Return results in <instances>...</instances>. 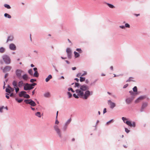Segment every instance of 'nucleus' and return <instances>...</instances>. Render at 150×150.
<instances>
[{
  "mask_svg": "<svg viewBox=\"0 0 150 150\" xmlns=\"http://www.w3.org/2000/svg\"><path fill=\"white\" fill-rule=\"evenodd\" d=\"M125 123L130 127H135L136 126L135 122H133L132 123L130 121H126Z\"/></svg>",
  "mask_w": 150,
  "mask_h": 150,
  "instance_id": "10",
  "label": "nucleus"
},
{
  "mask_svg": "<svg viewBox=\"0 0 150 150\" xmlns=\"http://www.w3.org/2000/svg\"><path fill=\"white\" fill-rule=\"evenodd\" d=\"M59 123V122L57 120V119L56 120L55 123L56 124H58Z\"/></svg>",
  "mask_w": 150,
  "mask_h": 150,
  "instance_id": "57",
  "label": "nucleus"
},
{
  "mask_svg": "<svg viewBox=\"0 0 150 150\" xmlns=\"http://www.w3.org/2000/svg\"><path fill=\"white\" fill-rule=\"evenodd\" d=\"M122 120H123V121L125 123V122H126L125 121H127V119L125 117H122Z\"/></svg>",
  "mask_w": 150,
  "mask_h": 150,
  "instance_id": "43",
  "label": "nucleus"
},
{
  "mask_svg": "<svg viewBox=\"0 0 150 150\" xmlns=\"http://www.w3.org/2000/svg\"><path fill=\"white\" fill-rule=\"evenodd\" d=\"M133 90L134 92H137V89L136 86H134L133 88Z\"/></svg>",
  "mask_w": 150,
  "mask_h": 150,
  "instance_id": "39",
  "label": "nucleus"
},
{
  "mask_svg": "<svg viewBox=\"0 0 150 150\" xmlns=\"http://www.w3.org/2000/svg\"><path fill=\"white\" fill-rule=\"evenodd\" d=\"M128 86V84H126L125 85H124L123 87V88H126L127 86Z\"/></svg>",
  "mask_w": 150,
  "mask_h": 150,
  "instance_id": "60",
  "label": "nucleus"
},
{
  "mask_svg": "<svg viewBox=\"0 0 150 150\" xmlns=\"http://www.w3.org/2000/svg\"><path fill=\"white\" fill-rule=\"evenodd\" d=\"M35 115L36 116L39 117H41V113L40 112H37L35 113Z\"/></svg>",
  "mask_w": 150,
  "mask_h": 150,
  "instance_id": "30",
  "label": "nucleus"
},
{
  "mask_svg": "<svg viewBox=\"0 0 150 150\" xmlns=\"http://www.w3.org/2000/svg\"><path fill=\"white\" fill-rule=\"evenodd\" d=\"M52 78V76L50 74L49 75V76L47 77L45 79V81L46 82H48L50 79H51Z\"/></svg>",
  "mask_w": 150,
  "mask_h": 150,
  "instance_id": "20",
  "label": "nucleus"
},
{
  "mask_svg": "<svg viewBox=\"0 0 150 150\" xmlns=\"http://www.w3.org/2000/svg\"><path fill=\"white\" fill-rule=\"evenodd\" d=\"M28 73L30 75H33V70L31 69H30L28 70Z\"/></svg>",
  "mask_w": 150,
  "mask_h": 150,
  "instance_id": "35",
  "label": "nucleus"
},
{
  "mask_svg": "<svg viewBox=\"0 0 150 150\" xmlns=\"http://www.w3.org/2000/svg\"><path fill=\"white\" fill-rule=\"evenodd\" d=\"M67 53V57L69 59H71V57L72 52L71 49L70 48H67L66 50Z\"/></svg>",
  "mask_w": 150,
  "mask_h": 150,
  "instance_id": "9",
  "label": "nucleus"
},
{
  "mask_svg": "<svg viewBox=\"0 0 150 150\" xmlns=\"http://www.w3.org/2000/svg\"><path fill=\"white\" fill-rule=\"evenodd\" d=\"M129 93H130L131 95H133L134 94V93L132 91H130Z\"/></svg>",
  "mask_w": 150,
  "mask_h": 150,
  "instance_id": "53",
  "label": "nucleus"
},
{
  "mask_svg": "<svg viewBox=\"0 0 150 150\" xmlns=\"http://www.w3.org/2000/svg\"><path fill=\"white\" fill-rule=\"evenodd\" d=\"M6 91L8 93V94H11V90L8 88H6Z\"/></svg>",
  "mask_w": 150,
  "mask_h": 150,
  "instance_id": "33",
  "label": "nucleus"
},
{
  "mask_svg": "<svg viewBox=\"0 0 150 150\" xmlns=\"http://www.w3.org/2000/svg\"><path fill=\"white\" fill-rule=\"evenodd\" d=\"M97 81V79H96L94 81L91 82V85L92 86L94 85L95 84L96 82Z\"/></svg>",
  "mask_w": 150,
  "mask_h": 150,
  "instance_id": "42",
  "label": "nucleus"
},
{
  "mask_svg": "<svg viewBox=\"0 0 150 150\" xmlns=\"http://www.w3.org/2000/svg\"><path fill=\"white\" fill-rule=\"evenodd\" d=\"M146 96H142L139 97L137 99L135 100V102L136 103L139 102L140 100H142L144 98H146Z\"/></svg>",
  "mask_w": 150,
  "mask_h": 150,
  "instance_id": "14",
  "label": "nucleus"
},
{
  "mask_svg": "<svg viewBox=\"0 0 150 150\" xmlns=\"http://www.w3.org/2000/svg\"><path fill=\"white\" fill-rule=\"evenodd\" d=\"M87 72L86 71H84V73L81 75V76H83L86 74Z\"/></svg>",
  "mask_w": 150,
  "mask_h": 150,
  "instance_id": "55",
  "label": "nucleus"
},
{
  "mask_svg": "<svg viewBox=\"0 0 150 150\" xmlns=\"http://www.w3.org/2000/svg\"><path fill=\"white\" fill-rule=\"evenodd\" d=\"M23 79L24 81H26L28 79V75L26 74L23 75L22 76V79Z\"/></svg>",
  "mask_w": 150,
  "mask_h": 150,
  "instance_id": "18",
  "label": "nucleus"
},
{
  "mask_svg": "<svg viewBox=\"0 0 150 150\" xmlns=\"http://www.w3.org/2000/svg\"><path fill=\"white\" fill-rule=\"evenodd\" d=\"M125 132L127 133H128L130 132L129 130L128 129H127L126 128H125Z\"/></svg>",
  "mask_w": 150,
  "mask_h": 150,
  "instance_id": "48",
  "label": "nucleus"
},
{
  "mask_svg": "<svg viewBox=\"0 0 150 150\" xmlns=\"http://www.w3.org/2000/svg\"><path fill=\"white\" fill-rule=\"evenodd\" d=\"M24 83L23 81L21 80L18 83V86L19 88L22 87L23 85L24 86Z\"/></svg>",
  "mask_w": 150,
  "mask_h": 150,
  "instance_id": "17",
  "label": "nucleus"
},
{
  "mask_svg": "<svg viewBox=\"0 0 150 150\" xmlns=\"http://www.w3.org/2000/svg\"><path fill=\"white\" fill-rule=\"evenodd\" d=\"M125 27L127 28H130V25L127 23H126L125 24Z\"/></svg>",
  "mask_w": 150,
  "mask_h": 150,
  "instance_id": "41",
  "label": "nucleus"
},
{
  "mask_svg": "<svg viewBox=\"0 0 150 150\" xmlns=\"http://www.w3.org/2000/svg\"><path fill=\"white\" fill-rule=\"evenodd\" d=\"M80 81L81 82H83L85 81V77H80Z\"/></svg>",
  "mask_w": 150,
  "mask_h": 150,
  "instance_id": "32",
  "label": "nucleus"
},
{
  "mask_svg": "<svg viewBox=\"0 0 150 150\" xmlns=\"http://www.w3.org/2000/svg\"><path fill=\"white\" fill-rule=\"evenodd\" d=\"M68 90L69 91H70V90L73 93H74L75 92V91L74 90H73L71 88H68Z\"/></svg>",
  "mask_w": 150,
  "mask_h": 150,
  "instance_id": "47",
  "label": "nucleus"
},
{
  "mask_svg": "<svg viewBox=\"0 0 150 150\" xmlns=\"http://www.w3.org/2000/svg\"><path fill=\"white\" fill-rule=\"evenodd\" d=\"M108 104H110V108L111 109H113L116 106L115 103L112 102L110 100H108Z\"/></svg>",
  "mask_w": 150,
  "mask_h": 150,
  "instance_id": "13",
  "label": "nucleus"
},
{
  "mask_svg": "<svg viewBox=\"0 0 150 150\" xmlns=\"http://www.w3.org/2000/svg\"><path fill=\"white\" fill-rule=\"evenodd\" d=\"M8 73H6L5 74L4 77L5 78H6L7 77V76H8Z\"/></svg>",
  "mask_w": 150,
  "mask_h": 150,
  "instance_id": "63",
  "label": "nucleus"
},
{
  "mask_svg": "<svg viewBox=\"0 0 150 150\" xmlns=\"http://www.w3.org/2000/svg\"><path fill=\"white\" fill-rule=\"evenodd\" d=\"M23 97L24 98H30V96L28 94H26V93L25 94Z\"/></svg>",
  "mask_w": 150,
  "mask_h": 150,
  "instance_id": "37",
  "label": "nucleus"
},
{
  "mask_svg": "<svg viewBox=\"0 0 150 150\" xmlns=\"http://www.w3.org/2000/svg\"><path fill=\"white\" fill-rule=\"evenodd\" d=\"M44 96L46 97H48L50 96V94L49 92H47L44 94Z\"/></svg>",
  "mask_w": 150,
  "mask_h": 150,
  "instance_id": "28",
  "label": "nucleus"
},
{
  "mask_svg": "<svg viewBox=\"0 0 150 150\" xmlns=\"http://www.w3.org/2000/svg\"><path fill=\"white\" fill-rule=\"evenodd\" d=\"M23 71L21 69H16L15 71V73L17 77L19 79H22L21 74Z\"/></svg>",
  "mask_w": 150,
  "mask_h": 150,
  "instance_id": "4",
  "label": "nucleus"
},
{
  "mask_svg": "<svg viewBox=\"0 0 150 150\" xmlns=\"http://www.w3.org/2000/svg\"><path fill=\"white\" fill-rule=\"evenodd\" d=\"M2 59L5 63L8 64L11 62V60L9 57L6 54H4L2 56Z\"/></svg>",
  "mask_w": 150,
  "mask_h": 150,
  "instance_id": "3",
  "label": "nucleus"
},
{
  "mask_svg": "<svg viewBox=\"0 0 150 150\" xmlns=\"http://www.w3.org/2000/svg\"><path fill=\"white\" fill-rule=\"evenodd\" d=\"M16 100L17 101L18 103H20L21 102L23 101V99H21L20 100H18V99L17 98H15Z\"/></svg>",
  "mask_w": 150,
  "mask_h": 150,
  "instance_id": "34",
  "label": "nucleus"
},
{
  "mask_svg": "<svg viewBox=\"0 0 150 150\" xmlns=\"http://www.w3.org/2000/svg\"><path fill=\"white\" fill-rule=\"evenodd\" d=\"M5 17H7L8 18H11V16L7 13H5L4 14Z\"/></svg>",
  "mask_w": 150,
  "mask_h": 150,
  "instance_id": "25",
  "label": "nucleus"
},
{
  "mask_svg": "<svg viewBox=\"0 0 150 150\" xmlns=\"http://www.w3.org/2000/svg\"><path fill=\"white\" fill-rule=\"evenodd\" d=\"M81 73H79L77 74L76 76L77 77H79L80 76H81Z\"/></svg>",
  "mask_w": 150,
  "mask_h": 150,
  "instance_id": "59",
  "label": "nucleus"
},
{
  "mask_svg": "<svg viewBox=\"0 0 150 150\" xmlns=\"http://www.w3.org/2000/svg\"><path fill=\"white\" fill-rule=\"evenodd\" d=\"M31 86L32 87H33L34 86H35V85H37V84L35 83H32V84H30Z\"/></svg>",
  "mask_w": 150,
  "mask_h": 150,
  "instance_id": "50",
  "label": "nucleus"
},
{
  "mask_svg": "<svg viewBox=\"0 0 150 150\" xmlns=\"http://www.w3.org/2000/svg\"><path fill=\"white\" fill-rule=\"evenodd\" d=\"M6 98L7 99H9V97L8 95H9V94L8 93H6Z\"/></svg>",
  "mask_w": 150,
  "mask_h": 150,
  "instance_id": "52",
  "label": "nucleus"
},
{
  "mask_svg": "<svg viewBox=\"0 0 150 150\" xmlns=\"http://www.w3.org/2000/svg\"><path fill=\"white\" fill-rule=\"evenodd\" d=\"M16 93H17L19 90V88L18 87L14 88Z\"/></svg>",
  "mask_w": 150,
  "mask_h": 150,
  "instance_id": "40",
  "label": "nucleus"
},
{
  "mask_svg": "<svg viewBox=\"0 0 150 150\" xmlns=\"http://www.w3.org/2000/svg\"><path fill=\"white\" fill-rule=\"evenodd\" d=\"M74 54L75 57L76 58L80 56V54L76 51L74 52Z\"/></svg>",
  "mask_w": 150,
  "mask_h": 150,
  "instance_id": "24",
  "label": "nucleus"
},
{
  "mask_svg": "<svg viewBox=\"0 0 150 150\" xmlns=\"http://www.w3.org/2000/svg\"><path fill=\"white\" fill-rule=\"evenodd\" d=\"M106 112V108H104L103 111V114H104Z\"/></svg>",
  "mask_w": 150,
  "mask_h": 150,
  "instance_id": "58",
  "label": "nucleus"
},
{
  "mask_svg": "<svg viewBox=\"0 0 150 150\" xmlns=\"http://www.w3.org/2000/svg\"><path fill=\"white\" fill-rule=\"evenodd\" d=\"M13 39V35H10L8 36L6 43H8L9 41H12Z\"/></svg>",
  "mask_w": 150,
  "mask_h": 150,
  "instance_id": "15",
  "label": "nucleus"
},
{
  "mask_svg": "<svg viewBox=\"0 0 150 150\" xmlns=\"http://www.w3.org/2000/svg\"><path fill=\"white\" fill-rule=\"evenodd\" d=\"M113 122V120L112 119L110 120L108 122L106 123V125H109L110 123L111 122Z\"/></svg>",
  "mask_w": 150,
  "mask_h": 150,
  "instance_id": "36",
  "label": "nucleus"
},
{
  "mask_svg": "<svg viewBox=\"0 0 150 150\" xmlns=\"http://www.w3.org/2000/svg\"><path fill=\"white\" fill-rule=\"evenodd\" d=\"M54 128L56 133L60 138H62V132L58 126L55 125L54 126Z\"/></svg>",
  "mask_w": 150,
  "mask_h": 150,
  "instance_id": "2",
  "label": "nucleus"
},
{
  "mask_svg": "<svg viewBox=\"0 0 150 150\" xmlns=\"http://www.w3.org/2000/svg\"><path fill=\"white\" fill-rule=\"evenodd\" d=\"M91 94L90 92L88 90L85 91L84 93H83V95L82 97L83 99H86L91 95Z\"/></svg>",
  "mask_w": 150,
  "mask_h": 150,
  "instance_id": "7",
  "label": "nucleus"
},
{
  "mask_svg": "<svg viewBox=\"0 0 150 150\" xmlns=\"http://www.w3.org/2000/svg\"><path fill=\"white\" fill-rule=\"evenodd\" d=\"M9 48L12 50H16V47L13 43H11L9 45Z\"/></svg>",
  "mask_w": 150,
  "mask_h": 150,
  "instance_id": "12",
  "label": "nucleus"
},
{
  "mask_svg": "<svg viewBox=\"0 0 150 150\" xmlns=\"http://www.w3.org/2000/svg\"><path fill=\"white\" fill-rule=\"evenodd\" d=\"M148 103L146 102L143 103L142 106V107L140 110L141 112H143L144 109L147 106Z\"/></svg>",
  "mask_w": 150,
  "mask_h": 150,
  "instance_id": "11",
  "label": "nucleus"
},
{
  "mask_svg": "<svg viewBox=\"0 0 150 150\" xmlns=\"http://www.w3.org/2000/svg\"><path fill=\"white\" fill-rule=\"evenodd\" d=\"M24 102L27 104H29L31 106L34 107L36 105V103L31 99L25 100Z\"/></svg>",
  "mask_w": 150,
  "mask_h": 150,
  "instance_id": "5",
  "label": "nucleus"
},
{
  "mask_svg": "<svg viewBox=\"0 0 150 150\" xmlns=\"http://www.w3.org/2000/svg\"><path fill=\"white\" fill-rule=\"evenodd\" d=\"M12 84L14 88L17 87V86H18V84H17V82L15 80L13 81Z\"/></svg>",
  "mask_w": 150,
  "mask_h": 150,
  "instance_id": "21",
  "label": "nucleus"
},
{
  "mask_svg": "<svg viewBox=\"0 0 150 150\" xmlns=\"http://www.w3.org/2000/svg\"><path fill=\"white\" fill-rule=\"evenodd\" d=\"M119 27L121 28V29H124L125 28V26L124 25H121V26H119Z\"/></svg>",
  "mask_w": 150,
  "mask_h": 150,
  "instance_id": "51",
  "label": "nucleus"
},
{
  "mask_svg": "<svg viewBox=\"0 0 150 150\" xmlns=\"http://www.w3.org/2000/svg\"><path fill=\"white\" fill-rule=\"evenodd\" d=\"M74 87H77L79 88V89L76 90L75 92L80 97H81L83 95V92L89 89V88L87 85L85 84L82 85L77 83H75Z\"/></svg>",
  "mask_w": 150,
  "mask_h": 150,
  "instance_id": "1",
  "label": "nucleus"
},
{
  "mask_svg": "<svg viewBox=\"0 0 150 150\" xmlns=\"http://www.w3.org/2000/svg\"><path fill=\"white\" fill-rule=\"evenodd\" d=\"M10 89L11 90V92H13L14 91V89L13 88H10Z\"/></svg>",
  "mask_w": 150,
  "mask_h": 150,
  "instance_id": "61",
  "label": "nucleus"
},
{
  "mask_svg": "<svg viewBox=\"0 0 150 150\" xmlns=\"http://www.w3.org/2000/svg\"><path fill=\"white\" fill-rule=\"evenodd\" d=\"M132 100V99L131 98H126L125 99V101L126 103L127 104L130 103Z\"/></svg>",
  "mask_w": 150,
  "mask_h": 150,
  "instance_id": "16",
  "label": "nucleus"
},
{
  "mask_svg": "<svg viewBox=\"0 0 150 150\" xmlns=\"http://www.w3.org/2000/svg\"><path fill=\"white\" fill-rule=\"evenodd\" d=\"M4 6L7 9H10L11 8V6L7 4H5L4 5Z\"/></svg>",
  "mask_w": 150,
  "mask_h": 150,
  "instance_id": "29",
  "label": "nucleus"
},
{
  "mask_svg": "<svg viewBox=\"0 0 150 150\" xmlns=\"http://www.w3.org/2000/svg\"><path fill=\"white\" fill-rule=\"evenodd\" d=\"M26 93V92L24 91H22L20 92L19 94V96L20 97H22L24 96L25 94Z\"/></svg>",
  "mask_w": 150,
  "mask_h": 150,
  "instance_id": "19",
  "label": "nucleus"
},
{
  "mask_svg": "<svg viewBox=\"0 0 150 150\" xmlns=\"http://www.w3.org/2000/svg\"><path fill=\"white\" fill-rule=\"evenodd\" d=\"M67 94L69 98H71L72 96V94L69 92H67Z\"/></svg>",
  "mask_w": 150,
  "mask_h": 150,
  "instance_id": "44",
  "label": "nucleus"
},
{
  "mask_svg": "<svg viewBox=\"0 0 150 150\" xmlns=\"http://www.w3.org/2000/svg\"><path fill=\"white\" fill-rule=\"evenodd\" d=\"M76 50L80 53H81L82 52V51L80 48H77L76 49Z\"/></svg>",
  "mask_w": 150,
  "mask_h": 150,
  "instance_id": "46",
  "label": "nucleus"
},
{
  "mask_svg": "<svg viewBox=\"0 0 150 150\" xmlns=\"http://www.w3.org/2000/svg\"><path fill=\"white\" fill-rule=\"evenodd\" d=\"M33 76L34 77H37L39 76V74L38 73V71H35L34 74Z\"/></svg>",
  "mask_w": 150,
  "mask_h": 150,
  "instance_id": "26",
  "label": "nucleus"
},
{
  "mask_svg": "<svg viewBox=\"0 0 150 150\" xmlns=\"http://www.w3.org/2000/svg\"><path fill=\"white\" fill-rule=\"evenodd\" d=\"M53 67L54 68V69L55 71H56L57 72H58V71L56 67L55 66H53Z\"/></svg>",
  "mask_w": 150,
  "mask_h": 150,
  "instance_id": "54",
  "label": "nucleus"
},
{
  "mask_svg": "<svg viewBox=\"0 0 150 150\" xmlns=\"http://www.w3.org/2000/svg\"><path fill=\"white\" fill-rule=\"evenodd\" d=\"M11 69V67L10 66H6L4 67L3 69L2 67L1 68V69L3 71L4 73H6V72L10 71Z\"/></svg>",
  "mask_w": 150,
  "mask_h": 150,
  "instance_id": "8",
  "label": "nucleus"
},
{
  "mask_svg": "<svg viewBox=\"0 0 150 150\" xmlns=\"http://www.w3.org/2000/svg\"><path fill=\"white\" fill-rule=\"evenodd\" d=\"M4 106H2L0 108V112H2V110L4 108Z\"/></svg>",
  "mask_w": 150,
  "mask_h": 150,
  "instance_id": "56",
  "label": "nucleus"
},
{
  "mask_svg": "<svg viewBox=\"0 0 150 150\" xmlns=\"http://www.w3.org/2000/svg\"><path fill=\"white\" fill-rule=\"evenodd\" d=\"M74 80H76L77 82H78L79 81V79L77 78H76L74 79Z\"/></svg>",
  "mask_w": 150,
  "mask_h": 150,
  "instance_id": "64",
  "label": "nucleus"
},
{
  "mask_svg": "<svg viewBox=\"0 0 150 150\" xmlns=\"http://www.w3.org/2000/svg\"><path fill=\"white\" fill-rule=\"evenodd\" d=\"M34 88V87L31 86L30 84L28 83H24V89L25 91L30 90Z\"/></svg>",
  "mask_w": 150,
  "mask_h": 150,
  "instance_id": "6",
  "label": "nucleus"
},
{
  "mask_svg": "<svg viewBox=\"0 0 150 150\" xmlns=\"http://www.w3.org/2000/svg\"><path fill=\"white\" fill-rule=\"evenodd\" d=\"M68 125H66L65 124L64 126V127L62 128V130L64 131H66Z\"/></svg>",
  "mask_w": 150,
  "mask_h": 150,
  "instance_id": "27",
  "label": "nucleus"
},
{
  "mask_svg": "<svg viewBox=\"0 0 150 150\" xmlns=\"http://www.w3.org/2000/svg\"><path fill=\"white\" fill-rule=\"evenodd\" d=\"M10 96H11V97H14V95L13 93H11L10 95Z\"/></svg>",
  "mask_w": 150,
  "mask_h": 150,
  "instance_id": "62",
  "label": "nucleus"
},
{
  "mask_svg": "<svg viewBox=\"0 0 150 150\" xmlns=\"http://www.w3.org/2000/svg\"><path fill=\"white\" fill-rule=\"evenodd\" d=\"M36 79H31L30 80V82L31 83H33L34 81H36Z\"/></svg>",
  "mask_w": 150,
  "mask_h": 150,
  "instance_id": "49",
  "label": "nucleus"
},
{
  "mask_svg": "<svg viewBox=\"0 0 150 150\" xmlns=\"http://www.w3.org/2000/svg\"><path fill=\"white\" fill-rule=\"evenodd\" d=\"M73 96L76 98H79V96L77 94L76 95L75 93L73 94Z\"/></svg>",
  "mask_w": 150,
  "mask_h": 150,
  "instance_id": "38",
  "label": "nucleus"
},
{
  "mask_svg": "<svg viewBox=\"0 0 150 150\" xmlns=\"http://www.w3.org/2000/svg\"><path fill=\"white\" fill-rule=\"evenodd\" d=\"M133 78L132 77H130L129 79L126 81V82H129V81H132V79H133Z\"/></svg>",
  "mask_w": 150,
  "mask_h": 150,
  "instance_id": "45",
  "label": "nucleus"
},
{
  "mask_svg": "<svg viewBox=\"0 0 150 150\" xmlns=\"http://www.w3.org/2000/svg\"><path fill=\"white\" fill-rule=\"evenodd\" d=\"M106 4L108 6L111 8H115V6L112 4H110L108 3H106Z\"/></svg>",
  "mask_w": 150,
  "mask_h": 150,
  "instance_id": "23",
  "label": "nucleus"
},
{
  "mask_svg": "<svg viewBox=\"0 0 150 150\" xmlns=\"http://www.w3.org/2000/svg\"><path fill=\"white\" fill-rule=\"evenodd\" d=\"M5 49L3 47H0V53H3L5 52Z\"/></svg>",
  "mask_w": 150,
  "mask_h": 150,
  "instance_id": "22",
  "label": "nucleus"
},
{
  "mask_svg": "<svg viewBox=\"0 0 150 150\" xmlns=\"http://www.w3.org/2000/svg\"><path fill=\"white\" fill-rule=\"evenodd\" d=\"M71 121V118H70L69 119H68V120L67 121V122L65 123V125H68L70 123Z\"/></svg>",
  "mask_w": 150,
  "mask_h": 150,
  "instance_id": "31",
  "label": "nucleus"
}]
</instances>
